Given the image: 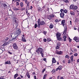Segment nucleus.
<instances>
[{
	"label": "nucleus",
	"mask_w": 79,
	"mask_h": 79,
	"mask_svg": "<svg viewBox=\"0 0 79 79\" xmlns=\"http://www.w3.org/2000/svg\"><path fill=\"white\" fill-rule=\"evenodd\" d=\"M61 33H57L56 34V37L57 40H59V41H61L63 40V39L61 37Z\"/></svg>",
	"instance_id": "f257e3e1"
},
{
	"label": "nucleus",
	"mask_w": 79,
	"mask_h": 79,
	"mask_svg": "<svg viewBox=\"0 0 79 79\" xmlns=\"http://www.w3.org/2000/svg\"><path fill=\"white\" fill-rule=\"evenodd\" d=\"M21 30H20V29H17L15 33V35L16 36V37H18L21 34Z\"/></svg>",
	"instance_id": "f03ea898"
},
{
	"label": "nucleus",
	"mask_w": 79,
	"mask_h": 79,
	"mask_svg": "<svg viewBox=\"0 0 79 79\" xmlns=\"http://www.w3.org/2000/svg\"><path fill=\"white\" fill-rule=\"evenodd\" d=\"M39 52H40V54H41L42 57H44V50L43 49H42V48H39Z\"/></svg>",
	"instance_id": "7ed1b4c3"
},
{
	"label": "nucleus",
	"mask_w": 79,
	"mask_h": 79,
	"mask_svg": "<svg viewBox=\"0 0 79 79\" xmlns=\"http://www.w3.org/2000/svg\"><path fill=\"white\" fill-rule=\"evenodd\" d=\"M70 8L73 10H77V6H74L73 5H71L70 6Z\"/></svg>",
	"instance_id": "20e7f679"
},
{
	"label": "nucleus",
	"mask_w": 79,
	"mask_h": 79,
	"mask_svg": "<svg viewBox=\"0 0 79 79\" xmlns=\"http://www.w3.org/2000/svg\"><path fill=\"white\" fill-rule=\"evenodd\" d=\"M13 47L15 50L18 49V46L17 45L16 43H14L13 45Z\"/></svg>",
	"instance_id": "39448f33"
},
{
	"label": "nucleus",
	"mask_w": 79,
	"mask_h": 79,
	"mask_svg": "<svg viewBox=\"0 0 79 79\" xmlns=\"http://www.w3.org/2000/svg\"><path fill=\"white\" fill-rule=\"evenodd\" d=\"M73 40H75L76 42H78L79 41V38L77 37H75L73 38Z\"/></svg>",
	"instance_id": "423d86ee"
},
{
	"label": "nucleus",
	"mask_w": 79,
	"mask_h": 79,
	"mask_svg": "<svg viewBox=\"0 0 79 79\" xmlns=\"http://www.w3.org/2000/svg\"><path fill=\"white\" fill-rule=\"evenodd\" d=\"M67 27H64V34L65 35V34H66L67 33Z\"/></svg>",
	"instance_id": "0eeeda50"
},
{
	"label": "nucleus",
	"mask_w": 79,
	"mask_h": 79,
	"mask_svg": "<svg viewBox=\"0 0 79 79\" xmlns=\"http://www.w3.org/2000/svg\"><path fill=\"white\" fill-rule=\"evenodd\" d=\"M60 15L61 18H63V17L64 16V12H61L60 14Z\"/></svg>",
	"instance_id": "6e6552de"
},
{
	"label": "nucleus",
	"mask_w": 79,
	"mask_h": 79,
	"mask_svg": "<svg viewBox=\"0 0 79 79\" xmlns=\"http://www.w3.org/2000/svg\"><path fill=\"white\" fill-rule=\"evenodd\" d=\"M40 24L41 26H42V25H44V24H45V23L44 21H41L40 22Z\"/></svg>",
	"instance_id": "1a4fd4ad"
},
{
	"label": "nucleus",
	"mask_w": 79,
	"mask_h": 79,
	"mask_svg": "<svg viewBox=\"0 0 79 79\" xmlns=\"http://www.w3.org/2000/svg\"><path fill=\"white\" fill-rule=\"evenodd\" d=\"M22 41L23 42H26V39H25V38H24V35H23L22 36Z\"/></svg>",
	"instance_id": "9d476101"
},
{
	"label": "nucleus",
	"mask_w": 79,
	"mask_h": 79,
	"mask_svg": "<svg viewBox=\"0 0 79 79\" xmlns=\"http://www.w3.org/2000/svg\"><path fill=\"white\" fill-rule=\"evenodd\" d=\"M56 62V60H55V58L53 57L52 58V63H55Z\"/></svg>",
	"instance_id": "9b49d317"
},
{
	"label": "nucleus",
	"mask_w": 79,
	"mask_h": 79,
	"mask_svg": "<svg viewBox=\"0 0 79 79\" xmlns=\"http://www.w3.org/2000/svg\"><path fill=\"white\" fill-rule=\"evenodd\" d=\"M10 35L12 38H13V37L15 36V33H11L10 34Z\"/></svg>",
	"instance_id": "f8f14e48"
},
{
	"label": "nucleus",
	"mask_w": 79,
	"mask_h": 79,
	"mask_svg": "<svg viewBox=\"0 0 79 79\" xmlns=\"http://www.w3.org/2000/svg\"><path fill=\"white\" fill-rule=\"evenodd\" d=\"M49 27L51 29H52L53 27V25L52 23H51Z\"/></svg>",
	"instance_id": "ddd939ff"
},
{
	"label": "nucleus",
	"mask_w": 79,
	"mask_h": 79,
	"mask_svg": "<svg viewBox=\"0 0 79 79\" xmlns=\"http://www.w3.org/2000/svg\"><path fill=\"white\" fill-rule=\"evenodd\" d=\"M64 23H65V20H62L61 21L62 24H64Z\"/></svg>",
	"instance_id": "4468645a"
},
{
	"label": "nucleus",
	"mask_w": 79,
	"mask_h": 79,
	"mask_svg": "<svg viewBox=\"0 0 79 79\" xmlns=\"http://www.w3.org/2000/svg\"><path fill=\"white\" fill-rule=\"evenodd\" d=\"M70 14L72 16L74 15H75V13L74 12L72 11L70 12Z\"/></svg>",
	"instance_id": "2eb2a0df"
},
{
	"label": "nucleus",
	"mask_w": 79,
	"mask_h": 79,
	"mask_svg": "<svg viewBox=\"0 0 79 79\" xmlns=\"http://www.w3.org/2000/svg\"><path fill=\"white\" fill-rule=\"evenodd\" d=\"M26 75L27 76L28 78H30V75L29 74V73L27 72L26 73Z\"/></svg>",
	"instance_id": "dca6fc26"
},
{
	"label": "nucleus",
	"mask_w": 79,
	"mask_h": 79,
	"mask_svg": "<svg viewBox=\"0 0 79 79\" xmlns=\"http://www.w3.org/2000/svg\"><path fill=\"white\" fill-rule=\"evenodd\" d=\"M14 10L15 11H17L18 10H20V9H18L17 8L15 7L14 8Z\"/></svg>",
	"instance_id": "f3484780"
},
{
	"label": "nucleus",
	"mask_w": 79,
	"mask_h": 79,
	"mask_svg": "<svg viewBox=\"0 0 79 79\" xmlns=\"http://www.w3.org/2000/svg\"><path fill=\"white\" fill-rule=\"evenodd\" d=\"M19 75H18V74H15L14 75V79H16V77L18 76Z\"/></svg>",
	"instance_id": "a211bd4d"
},
{
	"label": "nucleus",
	"mask_w": 79,
	"mask_h": 79,
	"mask_svg": "<svg viewBox=\"0 0 79 79\" xmlns=\"http://www.w3.org/2000/svg\"><path fill=\"white\" fill-rule=\"evenodd\" d=\"M6 64H11V63H10V61H7L6 62Z\"/></svg>",
	"instance_id": "6ab92c4d"
},
{
	"label": "nucleus",
	"mask_w": 79,
	"mask_h": 79,
	"mask_svg": "<svg viewBox=\"0 0 79 79\" xmlns=\"http://www.w3.org/2000/svg\"><path fill=\"white\" fill-rule=\"evenodd\" d=\"M62 51H58L57 52V54H58L59 55H61V53H62Z\"/></svg>",
	"instance_id": "aec40b11"
},
{
	"label": "nucleus",
	"mask_w": 79,
	"mask_h": 79,
	"mask_svg": "<svg viewBox=\"0 0 79 79\" xmlns=\"http://www.w3.org/2000/svg\"><path fill=\"white\" fill-rule=\"evenodd\" d=\"M48 19L49 20L52 19V16L51 15H48Z\"/></svg>",
	"instance_id": "412c9836"
},
{
	"label": "nucleus",
	"mask_w": 79,
	"mask_h": 79,
	"mask_svg": "<svg viewBox=\"0 0 79 79\" xmlns=\"http://www.w3.org/2000/svg\"><path fill=\"white\" fill-rule=\"evenodd\" d=\"M16 36H15V37L14 38V37H13V39H12V40H17V37H16Z\"/></svg>",
	"instance_id": "4be33fe9"
},
{
	"label": "nucleus",
	"mask_w": 79,
	"mask_h": 79,
	"mask_svg": "<svg viewBox=\"0 0 79 79\" xmlns=\"http://www.w3.org/2000/svg\"><path fill=\"white\" fill-rule=\"evenodd\" d=\"M57 45L60 47V45H61V43H60V42H58L57 43Z\"/></svg>",
	"instance_id": "5701e85b"
},
{
	"label": "nucleus",
	"mask_w": 79,
	"mask_h": 79,
	"mask_svg": "<svg viewBox=\"0 0 79 79\" xmlns=\"http://www.w3.org/2000/svg\"><path fill=\"white\" fill-rule=\"evenodd\" d=\"M8 44V42H6L2 45V46H5V45H6Z\"/></svg>",
	"instance_id": "b1692460"
},
{
	"label": "nucleus",
	"mask_w": 79,
	"mask_h": 79,
	"mask_svg": "<svg viewBox=\"0 0 79 79\" xmlns=\"http://www.w3.org/2000/svg\"><path fill=\"white\" fill-rule=\"evenodd\" d=\"M20 6L21 7H23V6H24V5H23V2H21L20 4Z\"/></svg>",
	"instance_id": "393cba45"
},
{
	"label": "nucleus",
	"mask_w": 79,
	"mask_h": 79,
	"mask_svg": "<svg viewBox=\"0 0 79 79\" xmlns=\"http://www.w3.org/2000/svg\"><path fill=\"white\" fill-rule=\"evenodd\" d=\"M70 59L71 60V61H72V62H73V56H71Z\"/></svg>",
	"instance_id": "a878e982"
},
{
	"label": "nucleus",
	"mask_w": 79,
	"mask_h": 79,
	"mask_svg": "<svg viewBox=\"0 0 79 79\" xmlns=\"http://www.w3.org/2000/svg\"><path fill=\"white\" fill-rule=\"evenodd\" d=\"M47 76V74H45L44 75L43 79H45L46 77Z\"/></svg>",
	"instance_id": "bb28decb"
},
{
	"label": "nucleus",
	"mask_w": 79,
	"mask_h": 79,
	"mask_svg": "<svg viewBox=\"0 0 79 79\" xmlns=\"http://www.w3.org/2000/svg\"><path fill=\"white\" fill-rule=\"evenodd\" d=\"M15 23H16V24H18V20L17 19V20H15Z\"/></svg>",
	"instance_id": "cd10ccee"
},
{
	"label": "nucleus",
	"mask_w": 79,
	"mask_h": 79,
	"mask_svg": "<svg viewBox=\"0 0 79 79\" xmlns=\"http://www.w3.org/2000/svg\"><path fill=\"white\" fill-rule=\"evenodd\" d=\"M30 3H29V2H28L27 4V8H29V5H30Z\"/></svg>",
	"instance_id": "c85d7f7f"
},
{
	"label": "nucleus",
	"mask_w": 79,
	"mask_h": 79,
	"mask_svg": "<svg viewBox=\"0 0 79 79\" xmlns=\"http://www.w3.org/2000/svg\"><path fill=\"white\" fill-rule=\"evenodd\" d=\"M3 6L4 7H7V5L5 4H3Z\"/></svg>",
	"instance_id": "c756f323"
},
{
	"label": "nucleus",
	"mask_w": 79,
	"mask_h": 79,
	"mask_svg": "<svg viewBox=\"0 0 79 79\" xmlns=\"http://www.w3.org/2000/svg\"><path fill=\"white\" fill-rule=\"evenodd\" d=\"M51 39H50V38H48L47 39V41L48 42H50V41H51Z\"/></svg>",
	"instance_id": "7c9ffc66"
},
{
	"label": "nucleus",
	"mask_w": 79,
	"mask_h": 79,
	"mask_svg": "<svg viewBox=\"0 0 79 79\" xmlns=\"http://www.w3.org/2000/svg\"><path fill=\"white\" fill-rule=\"evenodd\" d=\"M65 58H67L68 59H69V56L67 55L65 56Z\"/></svg>",
	"instance_id": "2f4dec72"
},
{
	"label": "nucleus",
	"mask_w": 79,
	"mask_h": 79,
	"mask_svg": "<svg viewBox=\"0 0 79 79\" xmlns=\"http://www.w3.org/2000/svg\"><path fill=\"white\" fill-rule=\"evenodd\" d=\"M64 2H65V3H68L69 1L68 0H64Z\"/></svg>",
	"instance_id": "473e14b6"
},
{
	"label": "nucleus",
	"mask_w": 79,
	"mask_h": 79,
	"mask_svg": "<svg viewBox=\"0 0 79 79\" xmlns=\"http://www.w3.org/2000/svg\"><path fill=\"white\" fill-rule=\"evenodd\" d=\"M60 46L57 45L56 46V49H59L60 48Z\"/></svg>",
	"instance_id": "72a5a7b5"
},
{
	"label": "nucleus",
	"mask_w": 79,
	"mask_h": 79,
	"mask_svg": "<svg viewBox=\"0 0 79 79\" xmlns=\"http://www.w3.org/2000/svg\"><path fill=\"white\" fill-rule=\"evenodd\" d=\"M59 21V20L57 19H56L55 20V22L56 23H58V22Z\"/></svg>",
	"instance_id": "f704fd0d"
},
{
	"label": "nucleus",
	"mask_w": 79,
	"mask_h": 79,
	"mask_svg": "<svg viewBox=\"0 0 79 79\" xmlns=\"http://www.w3.org/2000/svg\"><path fill=\"white\" fill-rule=\"evenodd\" d=\"M19 5V3L18 2H16V6H18Z\"/></svg>",
	"instance_id": "c9c22d12"
},
{
	"label": "nucleus",
	"mask_w": 79,
	"mask_h": 79,
	"mask_svg": "<svg viewBox=\"0 0 79 79\" xmlns=\"http://www.w3.org/2000/svg\"><path fill=\"white\" fill-rule=\"evenodd\" d=\"M60 11L61 13H63L64 11V10L63 9H61L60 10Z\"/></svg>",
	"instance_id": "e433bc0d"
},
{
	"label": "nucleus",
	"mask_w": 79,
	"mask_h": 79,
	"mask_svg": "<svg viewBox=\"0 0 79 79\" xmlns=\"http://www.w3.org/2000/svg\"><path fill=\"white\" fill-rule=\"evenodd\" d=\"M40 19H39L38 20V24L40 23Z\"/></svg>",
	"instance_id": "4c0bfd02"
},
{
	"label": "nucleus",
	"mask_w": 79,
	"mask_h": 79,
	"mask_svg": "<svg viewBox=\"0 0 79 79\" xmlns=\"http://www.w3.org/2000/svg\"><path fill=\"white\" fill-rule=\"evenodd\" d=\"M67 12V10H64V12H63V13H66Z\"/></svg>",
	"instance_id": "58836bf2"
},
{
	"label": "nucleus",
	"mask_w": 79,
	"mask_h": 79,
	"mask_svg": "<svg viewBox=\"0 0 79 79\" xmlns=\"http://www.w3.org/2000/svg\"><path fill=\"white\" fill-rule=\"evenodd\" d=\"M25 2L26 4H27V3H28V2H29L27 1V0H25Z\"/></svg>",
	"instance_id": "ea45409f"
},
{
	"label": "nucleus",
	"mask_w": 79,
	"mask_h": 79,
	"mask_svg": "<svg viewBox=\"0 0 79 79\" xmlns=\"http://www.w3.org/2000/svg\"><path fill=\"white\" fill-rule=\"evenodd\" d=\"M38 27H40V23H38Z\"/></svg>",
	"instance_id": "a19ab883"
},
{
	"label": "nucleus",
	"mask_w": 79,
	"mask_h": 79,
	"mask_svg": "<svg viewBox=\"0 0 79 79\" xmlns=\"http://www.w3.org/2000/svg\"><path fill=\"white\" fill-rule=\"evenodd\" d=\"M8 39H9V38H8V37H7L5 38V40L6 41H7V40H8Z\"/></svg>",
	"instance_id": "79ce46f5"
},
{
	"label": "nucleus",
	"mask_w": 79,
	"mask_h": 79,
	"mask_svg": "<svg viewBox=\"0 0 79 79\" xmlns=\"http://www.w3.org/2000/svg\"><path fill=\"white\" fill-rule=\"evenodd\" d=\"M37 27V24L35 23V28H36Z\"/></svg>",
	"instance_id": "37998d69"
},
{
	"label": "nucleus",
	"mask_w": 79,
	"mask_h": 79,
	"mask_svg": "<svg viewBox=\"0 0 79 79\" xmlns=\"http://www.w3.org/2000/svg\"><path fill=\"white\" fill-rule=\"evenodd\" d=\"M78 54L77 53H75L74 54V55L75 56H77V55Z\"/></svg>",
	"instance_id": "c03bdc74"
},
{
	"label": "nucleus",
	"mask_w": 79,
	"mask_h": 79,
	"mask_svg": "<svg viewBox=\"0 0 79 79\" xmlns=\"http://www.w3.org/2000/svg\"><path fill=\"white\" fill-rule=\"evenodd\" d=\"M43 33L44 34V35H46V34H47V31H44Z\"/></svg>",
	"instance_id": "a18cd8bd"
},
{
	"label": "nucleus",
	"mask_w": 79,
	"mask_h": 79,
	"mask_svg": "<svg viewBox=\"0 0 79 79\" xmlns=\"http://www.w3.org/2000/svg\"><path fill=\"white\" fill-rule=\"evenodd\" d=\"M25 10V8L24 7L23 8H22L21 9V11H23V10Z\"/></svg>",
	"instance_id": "49530a36"
},
{
	"label": "nucleus",
	"mask_w": 79,
	"mask_h": 79,
	"mask_svg": "<svg viewBox=\"0 0 79 79\" xmlns=\"http://www.w3.org/2000/svg\"><path fill=\"white\" fill-rule=\"evenodd\" d=\"M55 69H53L52 71V73H55Z\"/></svg>",
	"instance_id": "de8ad7c7"
},
{
	"label": "nucleus",
	"mask_w": 79,
	"mask_h": 79,
	"mask_svg": "<svg viewBox=\"0 0 79 79\" xmlns=\"http://www.w3.org/2000/svg\"><path fill=\"white\" fill-rule=\"evenodd\" d=\"M69 42H71V39L70 38H69Z\"/></svg>",
	"instance_id": "09e8293b"
},
{
	"label": "nucleus",
	"mask_w": 79,
	"mask_h": 79,
	"mask_svg": "<svg viewBox=\"0 0 79 79\" xmlns=\"http://www.w3.org/2000/svg\"><path fill=\"white\" fill-rule=\"evenodd\" d=\"M43 40L44 42H47V39H44Z\"/></svg>",
	"instance_id": "8fccbe9b"
},
{
	"label": "nucleus",
	"mask_w": 79,
	"mask_h": 79,
	"mask_svg": "<svg viewBox=\"0 0 79 79\" xmlns=\"http://www.w3.org/2000/svg\"><path fill=\"white\" fill-rule=\"evenodd\" d=\"M39 51V48H38V49H37L36 50V52H38Z\"/></svg>",
	"instance_id": "3c124183"
},
{
	"label": "nucleus",
	"mask_w": 79,
	"mask_h": 79,
	"mask_svg": "<svg viewBox=\"0 0 79 79\" xmlns=\"http://www.w3.org/2000/svg\"><path fill=\"white\" fill-rule=\"evenodd\" d=\"M63 39H66V36H63Z\"/></svg>",
	"instance_id": "603ef678"
},
{
	"label": "nucleus",
	"mask_w": 79,
	"mask_h": 79,
	"mask_svg": "<svg viewBox=\"0 0 79 79\" xmlns=\"http://www.w3.org/2000/svg\"><path fill=\"white\" fill-rule=\"evenodd\" d=\"M51 16L52 18H54V17H55V16L53 15H52Z\"/></svg>",
	"instance_id": "864d4df0"
},
{
	"label": "nucleus",
	"mask_w": 79,
	"mask_h": 79,
	"mask_svg": "<svg viewBox=\"0 0 79 79\" xmlns=\"http://www.w3.org/2000/svg\"><path fill=\"white\" fill-rule=\"evenodd\" d=\"M71 63V60L70 59H69V61L68 62V63Z\"/></svg>",
	"instance_id": "5fc2aeb1"
},
{
	"label": "nucleus",
	"mask_w": 79,
	"mask_h": 79,
	"mask_svg": "<svg viewBox=\"0 0 79 79\" xmlns=\"http://www.w3.org/2000/svg\"><path fill=\"white\" fill-rule=\"evenodd\" d=\"M59 68L60 69H61V68H62V66H59Z\"/></svg>",
	"instance_id": "6e6d98bb"
},
{
	"label": "nucleus",
	"mask_w": 79,
	"mask_h": 79,
	"mask_svg": "<svg viewBox=\"0 0 79 79\" xmlns=\"http://www.w3.org/2000/svg\"><path fill=\"white\" fill-rule=\"evenodd\" d=\"M46 58H44V59H43V60H44V61H46Z\"/></svg>",
	"instance_id": "4d7b16f0"
},
{
	"label": "nucleus",
	"mask_w": 79,
	"mask_h": 79,
	"mask_svg": "<svg viewBox=\"0 0 79 79\" xmlns=\"http://www.w3.org/2000/svg\"><path fill=\"white\" fill-rule=\"evenodd\" d=\"M60 76H58L57 77V79H60Z\"/></svg>",
	"instance_id": "13d9d810"
},
{
	"label": "nucleus",
	"mask_w": 79,
	"mask_h": 79,
	"mask_svg": "<svg viewBox=\"0 0 79 79\" xmlns=\"http://www.w3.org/2000/svg\"><path fill=\"white\" fill-rule=\"evenodd\" d=\"M8 53L10 54V55H12V53H11V52H8Z\"/></svg>",
	"instance_id": "bf43d9fd"
},
{
	"label": "nucleus",
	"mask_w": 79,
	"mask_h": 79,
	"mask_svg": "<svg viewBox=\"0 0 79 79\" xmlns=\"http://www.w3.org/2000/svg\"><path fill=\"white\" fill-rule=\"evenodd\" d=\"M57 69H58V70H59V71H60L61 70V69L60 68H58Z\"/></svg>",
	"instance_id": "052dcab7"
},
{
	"label": "nucleus",
	"mask_w": 79,
	"mask_h": 79,
	"mask_svg": "<svg viewBox=\"0 0 79 79\" xmlns=\"http://www.w3.org/2000/svg\"><path fill=\"white\" fill-rule=\"evenodd\" d=\"M32 6H30V9H31V10H32Z\"/></svg>",
	"instance_id": "680f3d73"
},
{
	"label": "nucleus",
	"mask_w": 79,
	"mask_h": 79,
	"mask_svg": "<svg viewBox=\"0 0 79 79\" xmlns=\"http://www.w3.org/2000/svg\"><path fill=\"white\" fill-rule=\"evenodd\" d=\"M65 60H63V63H65Z\"/></svg>",
	"instance_id": "e2e57ef3"
},
{
	"label": "nucleus",
	"mask_w": 79,
	"mask_h": 79,
	"mask_svg": "<svg viewBox=\"0 0 79 79\" xmlns=\"http://www.w3.org/2000/svg\"><path fill=\"white\" fill-rule=\"evenodd\" d=\"M44 71H45V69H44L42 71V73H44Z\"/></svg>",
	"instance_id": "0e129e2a"
},
{
	"label": "nucleus",
	"mask_w": 79,
	"mask_h": 79,
	"mask_svg": "<svg viewBox=\"0 0 79 79\" xmlns=\"http://www.w3.org/2000/svg\"><path fill=\"white\" fill-rule=\"evenodd\" d=\"M17 79H21V78L20 77H19L17 78Z\"/></svg>",
	"instance_id": "69168bd1"
},
{
	"label": "nucleus",
	"mask_w": 79,
	"mask_h": 79,
	"mask_svg": "<svg viewBox=\"0 0 79 79\" xmlns=\"http://www.w3.org/2000/svg\"><path fill=\"white\" fill-rule=\"evenodd\" d=\"M77 63H79V59H78V60H77Z\"/></svg>",
	"instance_id": "338daca9"
},
{
	"label": "nucleus",
	"mask_w": 79,
	"mask_h": 79,
	"mask_svg": "<svg viewBox=\"0 0 79 79\" xmlns=\"http://www.w3.org/2000/svg\"><path fill=\"white\" fill-rule=\"evenodd\" d=\"M60 79H64V78L63 77H61Z\"/></svg>",
	"instance_id": "774afa93"
}]
</instances>
